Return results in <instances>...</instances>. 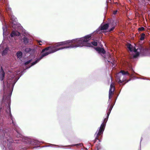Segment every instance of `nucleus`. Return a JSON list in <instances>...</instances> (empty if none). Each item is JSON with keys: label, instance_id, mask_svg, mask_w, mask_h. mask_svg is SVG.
<instances>
[{"label": "nucleus", "instance_id": "2", "mask_svg": "<svg viewBox=\"0 0 150 150\" xmlns=\"http://www.w3.org/2000/svg\"><path fill=\"white\" fill-rule=\"evenodd\" d=\"M72 44V40H67L65 41L57 42L55 45L57 51L64 49L67 48L71 47Z\"/></svg>", "mask_w": 150, "mask_h": 150}, {"label": "nucleus", "instance_id": "37", "mask_svg": "<svg viewBox=\"0 0 150 150\" xmlns=\"http://www.w3.org/2000/svg\"><path fill=\"white\" fill-rule=\"evenodd\" d=\"M1 0H0V1H1Z\"/></svg>", "mask_w": 150, "mask_h": 150}, {"label": "nucleus", "instance_id": "25", "mask_svg": "<svg viewBox=\"0 0 150 150\" xmlns=\"http://www.w3.org/2000/svg\"><path fill=\"white\" fill-rule=\"evenodd\" d=\"M32 61V59H30L28 61H27L26 62H25L24 63V64L25 65H26L30 63V62H31Z\"/></svg>", "mask_w": 150, "mask_h": 150}, {"label": "nucleus", "instance_id": "32", "mask_svg": "<svg viewBox=\"0 0 150 150\" xmlns=\"http://www.w3.org/2000/svg\"><path fill=\"white\" fill-rule=\"evenodd\" d=\"M117 11H114V12H113V14H116V13H117Z\"/></svg>", "mask_w": 150, "mask_h": 150}, {"label": "nucleus", "instance_id": "34", "mask_svg": "<svg viewBox=\"0 0 150 150\" xmlns=\"http://www.w3.org/2000/svg\"><path fill=\"white\" fill-rule=\"evenodd\" d=\"M11 119L12 120V124H13V125H14V122H13V120L11 118Z\"/></svg>", "mask_w": 150, "mask_h": 150}, {"label": "nucleus", "instance_id": "3", "mask_svg": "<svg viewBox=\"0 0 150 150\" xmlns=\"http://www.w3.org/2000/svg\"><path fill=\"white\" fill-rule=\"evenodd\" d=\"M87 42H88L87 40L86 39H84L83 38L76 39L72 40V44H71V46L72 48L82 47Z\"/></svg>", "mask_w": 150, "mask_h": 150}, {"label": "nucleus", "instance_id": "16", "mask_svg": "<svg viewBox=\"0 0 150 150\" xmlns=\"http://www.w3.org/2000/svg\"><path fill=\"white\" fill-rule=\"evenodd\" d=\"M127 47L130 51L132 52L133 51V47L131 44H128Z\"/></svg>", "mask_w": 150, "mask_h": 150}, {"label": "nucleus", "instance_id": "33", "mask_svg": "<svg viewBox=\"0 0 150 150\" xmlns=\"http://www.w3.org/2000/svg\"><path fill=\"white\" fill-rule=\"evenodd\" d=\"M122 82L120 80L119 81V82H118L119 83H122Z\"/></svg>", "mask_w": 150, "mask_h": 150}, {"label": "nucleus", "instance_id": "4", "mask_svg": "<svg viewBox=\"0 0 150 150\" xmlns=\"http://www.w3.org/2000/svg\"><path fill=\"white\" fill-rule=\"evenodd\" d=\"M56 49L55 45L46 47L42 50L40 56L46 54V55L45 56H46L49 54L57 51V50H56Z\"/></svg>", "mask_w": 150, "mask_h": 150}, {"label": "nucleus", "instance_id": "11", "mask_svg": "<svg viewBox=\"0 0 150 150\" xmlns=\"http://www.w3.org/2000/svg\"><path fill=\"white\" fill-rule=\"evenodd\" d=\"M21 35V33L18 32L17 31H13L12 32L11 34V37H13L14 36H20Z\"/></svg>", "mask_w": 150, "mask_h": 150}, {"label": "nucleus", "instance_id": "7", "mask_svg": "<svg viewBox=\"0 0 150 150\" xmlns=\"http://www.w3.org/2000/svg\"><path fill=\"white\" fill-rule=\"evenodd\" d=\"M95 49L99 54L102 53L103 54H105L106 53L105 50L103 48L97 47L95 48Z\"/></svg>", "mask_w": 150, "mask_h": 150}, {"label": "nucleus", "instance_id": "24", "mask_svg": "<svg viewBox=\"0 0 150 150\" xmlns=\"http://www.w3.org/2000/svg\"><path fill=\"white\" fill-rule=\"evenodd\" d=\"M115 60H112V62H110L109 61H108V62H109L111 64H112V66H113L115 65Z\"/></svg>", "mask_w": 150, "mask_h": 150}, {"label": "nucleus", "instance_id": "20", "mask_svg": "<svg viewBox=\"0 0 150 150\" xmlns=\"http://www.w3.org/2000/svg\"><path fill=\"white\" fill-rule=\"evenodd\" d=\"M7 48H5L2 52V56L5 55L7 53Z\"/></svg>", "mask_w": 150, "mask_h": 150}, {"label": "nucleus", "instance_id": "17", "mask_svg": "<svg viewBox=\"0 0 150 150\" xmlns=\"http://www.w3.org/2000/svg\"><path fill=\"white\" fill-rule=\"evenodd\" d=\"M91 34L88 35H87L85 36L84 38H83L84 39H86L87 41L88 42L89 41V40L88 39L90 38H91Z\"/></svg>", "mask_w": 150, "mask_h": 150}, {"label": "nucleus", "instance_id": "6", "mask_svg": "<svg viewBox=\"0 0 150 150\" xmlns=\"http://www.w3.org/2000/svg\"><path fill=\"white\" fill-rule=\"evenodd\" d=\"M113 105L112 104H110L109 106V109L108 112L107 113V116H106V118H105L104 120V121L103 122V123H106L108 119V118L109 116V115L111 112V111L112 109V108L113 107Z\"/></svg>", "mask_w": 150, "mask_h": 150}, {"label": "nucleus", "instance_id": "9", "mask_svg": "<svg viewBox=\"0 0 150 150\" xmlns=\"http://www.w3.org/2000/svg\"><path fill=\"white\" fill-rule=\"evenodd\" d=\"M5 73L2 67H1L0 70V80L1 81H2L4 79Z\"/></svg>", "mask_w": 150, "mask_h": 150}, {"label": "nucleus", "instance_id": "21", "mask_svg": "<svg viewBox=\"0 0 150 150\" xmlns=\"http://www.w3.org/2000/svg\"><path fill=\"white\" fill-rule=\"evenodd\" d=\"M106 124L104 123L103 122V123L101 125L100 128L103 129H104L105 127V126Z\"/></svg>", "mask_w": 150, "mask_h": 150}, {"label": "nucleus", "instance_id": "28", "mask_svg": "<svg viewBox=\"0 0 150 150\" xmlns=\"http://www.w3.org/2000/svg\"><path fill=\"white\" fill-rule=\"evenodd\" d=\"M146 0H138L140 2H144Z\"/></svg>", "mask_w": 150, "mask_h": 150}, {"label": "nucleus", "instance_id": "5", "mask_svg": "<svg viewBox=\"0 0 150 150\" xmlns=\"http://www.w3.org/2000/svg\"><path fill=\"white\" fill-rule=\"evenodd\" d=\"M104 129H101L100 128L99 131L98 132L97 134V132L95 133L94 134V136H96V138L95 140L93 141L94 143H95L96 142V140H98L99 141H100V140L99 139V136L102 135L103 134V132L104 131Z\"/></svg>", "mask_w": 150, "mask_h": 150}, {"label": "nucleus", "instance_id": "19", "mask_svg": "<svg viewBox=\"0 0 150 150\" xmlns=\"http://www.w3.org/2000/svg\"><path fill=\"white\" fill-rule=\"evenodd\" d=\"M120 72L123 75H129V74L127 71H125L124 70H121Z\"/></svg>", "mask_w": 150, "mask_h": 150}, {"label": "nucleus", "instance_id": "36", "mask_svg": "<svg viewBox=\"0 0 150 150\" xmlns=\"http://www.w3.org/2000/svg\"><path fill=\"white\" fill-rule=\"evenodd\" d=\"M98 150V148H97V150Z\"/></svg>", "mask_w": 150, "mask_h": 150}, {"label": "nucleus", "instance_id": "26", "mask_svg": "<svg viewBox=\"0 0 150 150\" xmlns=\"http://www.w3.org/2000/svg\"><path fill=\"white\" fill-rule=\"evenodd\" d=\"M144 29H145V28L143 27H141L139 28H138V30L139 31L144 30Z\"/></svg>", "mask_w": 150, "mask_h": 150}, {"label": "nucleus", "instance_id": "8", "mask_svg": "<svg viewBox=\"0 0 150 150\" xmlns=\"http://www.w3.org/2000/svg\"><path fill=\"white\" fill-rule=\"evenodd\" d=\"M45 55H46V54H44L42 55V56L40 55V57L39 58H37V59L35 61V62H32L31 63V65L29 67H30L32 66H33L34 65L36 64L41 59L44 57H45Z\"/></svg>", "mask_w": 150, "mask_h": 150}, {"label": "nucleus", "instance_id": "18", "mask_svg": "<svg viewBox=\"0 0 150 150\" xmlns=\"http://www.w3.org/2000/svg\"><path fill=\"white\" fill-rule=\"evenodd\" d=\"M145 35L144 33H142L141 35V37L140 38V40H143L145 38Z\"/></svg>", "mask_w": 150, "mask_h": 150}, {"label": "nucleus", "instance_id": "13", "mask_svg": "<svg viewBox=\"0 0 150 150\" xmlns=\"http://www.w3.org/2000/svg\"><path fill=\"white\" fill-rule=\"evenodd\" d=\"M91 44H92L94 46H97L98 45V43L97 42L93 41L91 42V43H88L87 44V46L90 47L91 46Z\"/></svg>", "mask_w": 150, "mask_h": 150}, {"label": "nucleus", "instance_id": "10", "mask_svg": "<svg viewBox=\"0 0 150 150\" xmlns=\"http://www.w3.org/2000/svg\"><path fill=\"white\" fill-rule=\"evenodd\" d=\"M109 27L108 23H106L103 25H101L99 27V29L101 30H107Z\"/></svg>", "mask_w": 150, "mask_h": 150}, {"label": "nucleus", "instance_id": "30", "mask_svg": "<svg viewBox=\"0 0 150 150\" xmlns=\"http://www.w3.org/2000/svg\"><path fill=\"white\" fill-rule=\"evenodd\" d=\"M139 55V53H137L136 55H135L134 56V58H136Z\"/></svg>", "mask_w": 150, "mask_h": 150}, {"label": "nucleus", "instance_id": "35", "mask_svg": "<svg viewBox=\"0 0 150 150\" xmlns=\"http://www.w3.org/2000/svg\"><path fill=\"white\" fill-rule=\"evenodd\" d=\"M40 42H41V41H39V45H42L41 44H40Z\"/></svg>", "mask_w": 150, "mask_h": 150}, {"label": "nucleus", "instance_id": "27", "mask_svg": "<svg viewBox=\"0 0 150 150\" xmlns=\"http://www.w3.org/2000/svg\"><path fill=\"white\" fill-rule=\"evenodd\" d=\"M114 28H115V27L114 26L113 27H112V28H110V29H109L108 30V31L110 32H111L114 30Z\"/></svg>", "mask_w": 150, "mask_h": 150}, {"label": "nucleus", "instance_id": "14", "mask_svg": "<svg viewBox=\"0 0 150 150\" xmlns=\"http://www.w3.org/2000/svg\"><path fill=\"white\" fill-rule=\"evenodd\" d=\"M22 53L21 52L18 51L16 53V55L18 58L20 59L22 57Z\"/></svg>", "mask_w": 150, "mask_h": 150}, {"label": "nucleus", "instance_id": "31", "mask_svg": "<svg viewBox=\"0 0 150 150\" xmlns=\"http://www.w3.org/2000/svg\"><path fill=\"white\" fill-rule=\"evenodd\" d=\"M16 131L19 134L18 136L17 135V137H18H18H20L21 134L19 133V132L17 130H16Z\"/></svg>", "mask_w": 150, "mask_h": 150}, {"label": "nucleus", "instance_id": "29", "mask_svg": "<svg viewBox=\"0 0 150 150\" xmlns=\"http://www.w3.org/2000/svg\"><path fill=\"white\" fill-rule=\"evenodd\" d=\"M134 50H133L134 52H136L137 51V49H136L135 48H134Z\"/></svg>", "mask_w": 150, "mask_h": 150}, {"label": "nucleus", "instance_id": "22", "mask_svg": "<svg viewBox=\"0 0 150 150\" xmlns=\"http://www.w3.org/2000/svg\"><path fill=\"white\" fill-rule=\"evenodd\" d=\"M111 90H112V89H114V90H115V87L114 86V84L112 83L110 85V87L109 89H110Z\"/></svg>", "mask_w": 150, "mask_h": 150}, {"label": "nucleus", "instance_id": "23", "mask_svg": "<svg viewBox=\"0 0 150 150\" xmlns=\"http://www.w3.org/2000/svg\"><path fill=\"white\" fill-rule=\"evenodd\" d=\"M31 49L30 48H26L25 49V51L27 52L28 53L30 52L31 51Z\"/></svg>", "mask_w": 150, "mask_h": 150}, {"label": "nucleus", "instance_id": "12", "mask_svg": "<svg viewBox=\"0 0 150 150\" xmlns=\"http://www.w3.org/2000/svg\"><path fill=\"white\" fill-rule=\"evenodd\" d=\"M114 89H112V90H111V89H109V99L112 98V96L114 94Z\"/></svg>", "mask_w": 150, "mask_h": 150}, {"label": "nucleus", "instance_id": "15", "mask_svg": "<svg viewBox=\"0 0 150 150\" xmlns=\"http://www.w3.org/2000/svg\"><path fill=\"white\" fill-rule=\"evenodd\" d=\"M23 40L24 43L25 45H27L28 43L29 40L27 38L25 37L23 38Z\"/></svg>", "mask_w": 150, "mask_h": 150}, {"label": "nucleus", "instance_id": "1", "mask_svg": "<svg viewBox=\"0 0 150 150\" xmlns=\"http://www.w3.org/2000/svg\"><path fill=\"white\" fill-rule=\"evenodd\" d=\"M14 86L13 84H11L7 82V88H4V93L2 98V101L1 102V105L0 106V110L3 108L4 106L7 107L6 112L9 114L10 116H11V112L10 104L11 97V96L13 88Z\"/></svg>", "mask_w": 150, "mask_h": 150}]
</instances>
